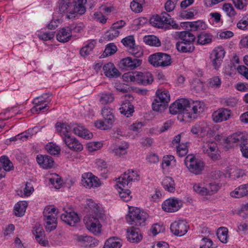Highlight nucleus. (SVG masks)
Instances as JSON below:
<instances>
[{
  "label": "nucleus",
  "mask_w": 248,
  "mask_h": 248,
  "mask_svg": "<svg viewBox=\"0 0 248 248\" xmlns=\"http://www.w3.org/2000/svg\"><path fill=\"white\" fill-rule=\"evenodd\" d=\"M150 21L153 26L158 28H163L165 24H167L171 26L173 29H181V26L177 24L170 16L165 12H162L160 15L153 16Z\"/></svg>",
  "instance_id": "1"
},
{
  "label": "nucleus",
  "mask_w": 248,
  "mask_h": 248,
  "mask_svg": "<svg viewBox=\"0 0 248 248\" xmlns=\"http://www.w3.org/2000/svg\"><path fill=\"white\" fill-rule=\"evenodd\" d=\"M147 217L146 213L141 211L139 208H136L129 211L126 219L130 225L141 226L145 225Z\"/></svg>",
  "instance_id": "2"
},
{
  "label": "nucleus",
  "mask_w": 248,
  "mask_h": 248,
  "mask_svg": "<svg viewBox=\"0 0 248 248\" xmlns=\"http://www.w3.org/2000/svg\"><path fill=\"white\" fill-rule=\"evenodd\" d=\"M185 163L189 171L196 175L201 174L204 168L203 162L196 158L193 155L186 156Z\"/></svg>",
  "instance_id": "3"
},
{
  "label": "nucleus",
  "mask_w": 248,
  "mask_h": 248,
  "mask_svg": "<svg viewBox=\"0 0 248 248\" xmlns=\"http://www.w3.org/2000/svg\"><path fill=\"white\" fill-rule=\"evenodd\" d=\"M99 218L93 215L85 216L83 219L87 229L95 235L101 232L102 225Z\"/></svg>",
  "instance_id": "4"
},
{
  "label": "nucleus",
  "mask_w": 248,
  "mask_h": 248,
  "mask_svg": "<svg viewBox=\"0 0 248 248\" xmlns=\"http://www.w3.org/2000/svg\"><path fill=\"white\" fill-rule=\"evenodd\" d=\"M204 107V103L201 101H195L190 103L188 100V105H187L188 111L184 113L185 117L189 119H196L197 114L202 113L203 111Z\"/></svg>",
  "instance_id": "5"
},
{
  "label": "nucleus",
  "mask_w": 248,
  "mask_h": 248,
  "mask_svg": "<svg viewBox=\"0 0 248 248\" xmlns=\"http://www.w3.org/2000/svg\"><path fill=\"white\" fill-rule=\"evenodd\" d=\"M47 94H43L41 96L34 99V106L32 107L31 111L32 113H38L40 111L45 112L48 109V104L50 102Z\"/></svg>",
  "instance_id": "6"
},
{
  "label": "nucleus",
  "mask_w": 248,
  "mask_h": 248,
  "mask_svg": "<svg viewBox=\"0 0 248 248\" xmlns=\"http://www.w3.org/2000/svg\"><path fill=\"white\" fill-rule=\"evenodd\" d=\"M183 202L178 198H171L165 200L162 204L164 211L168 213H173L178 211L182 206Z\"/></svg>",
  "instance_id": "7"
},
{
  "label": "nucleus",
  "mask_w": 248,
  "mask_h": 248,
  "mask_svg": "<svg viewBox=\"0 0 248 248\" xmlns=\"http://www.w3.org/2000/svg\"><path fill=\"white\" fill-rule=\"evenodd\" d=\"M203 152L212 160H216L219 156V151L216 142L211 140L204 141L202 146Z\"/></svg>",
  "instance_id": "8"
},
{
  "label": "nucleus",
  "mask_w": 248,
  "mask_h": 248,
  "mask_svg": "<svg viewBox=\"0 0 248 248\" xmlns=\"http://www.w3.org/2000/svg\"><path fill=\"white\" fill-rule=\"evenodd\" d=\"M187 105H188V100L185 98L178 99L170 106V112L172 114L180 113L184 114L186 111H188Z\"/></svg>",
  "instance_id": "9"
},
{
  "label": "nucleus",
  "mask_w": 248,
  "mask_h": 248,
  "mask_svg": "<svg viewBox=\"0 0 248 248\" xmlns=\"http://www.w3.org/2000/svg\"><path fill=\"white\" fill-rule=\"evenodd\" d=\"M139 179V175L136 170H128L123 174L119 178L117 183L120 186L126 185L128 187L131 185L132 181H137Z\"/></svg>",
  "instance_id": "10"
},
{
  "label": "nucleus",
  "mask_w": 248,
  "mask_h": 248,
  "mask_svg": "<svg viewBox=\"0 0 248 248\" xmlns=\"http://www.w3.org/2000/svg\"><path fill=\"white\" fill-rule=\"evenodd\" d=\"M81 183L84 187L88 188L98 187L101 185L99 179L90 172L82 175Z\"/></svg>",
  "instance_id": "11"
},
{
  "label": "nucleus",
  "mask_w": 248,
  "mask_h": 248,
  "mask_svg": "<svg viewBox=\"0 0 248 248\" xmlns=\"http://www.w3.org/2000/svg\"><path fill=\"white\" fill-rule=\"evenodd\" d=\"M232 114L231 110L221 108L214 111L212 116L214 122L218 123L228 120L232 117Z\"/></svg>",
  "instance_id": "12"
},
{
  "label": "nucleus",
  "mask_w": 248,
  "mask_h": 248,
  "mask_svg": "<svg viewBox=\"0 0 248 248\" xmlns=\"http://www.w3.org/2000/svg\"><path fill=\"white\" fill-rule=\"evenodd\" d=\"M225 51L222 46L216 47L211 54L212 64L216 69L220 66L224 57Z\"/></svg>",
  "instance_id": "13"
},
{
  "label": "nucleus",
  "mask_w": 248,
  "mask_h": 248,
  "mask_svg": "<svg viewBox=\"0 0 248 248\" xmlns=\"http://www.w3.org/2000/svg\"><path fill=\"white\" fill-rule=\"evenodd\" d=\"M170 229L175 235L181 236L187 232L188 226L186 222L179 220L171 223Z\"/></svg>",
  "instance_id": "14"
},
{
  "label": "nucleus",
  "mask_w": 248,
  "mask_h": 248,
  "mask_svg": "<svg viewBox=\"0 0 248 248\" xmlns=\"http://www.w3.org/2000/svg\"><path fill=\"white\" fill-rule=\"evenodd\" d=\"M141 63V60L127 57L120 61L119 66L121 68L125 70H133L140 66Z\"/></svg>",
  "instance_id": "15"
},
{
  "label": "nucleus",
  "mask_w": 248,
  "mask_h": 248,
  "mask_svg": "<svg viewBox=\"0 0 248 248\" xmlns=\"http://www.w3.org/2000/svg\"><path fill=\"white\" fill-rule=\"evenodd\" d=\"M61 218L63 221L71 226H75L80 220L78 215L71 209L65 210L62 214Z\"/></svg>",
  "instance_id": "16"
},
{
  "label": "nucleus",
  "mask_w": 248,
  "mask_h": 248,
  "mask_svg": "<svg viewBox=\"0 0 248 248\" xmlns=\"http://www.w3.org/2000/svg\"><path fill=\"white\" fill-rule=\"evenodd\" d=\"M247 136V135L242 132L234 133L227 137V143L226 147L229 148L237 145L240 146Z\"/></svg>",
  "instance_id": "17"
},
{
  "label": "nucleus",
  "mask_w": 248,
  "mask_h": 248,
  "mask_svg": "<svg viewBox=\"0 0 248 248\" xmlns=\"http://www.w3.org/2000/svg\"><path fill=\"white\" fill-rule=\"evenodd\" d=\"M63 142L70 150L80 152L83 150V146L81 143L74 137L71 135L63 138Z\"/></svg>",
  "instance_id": "18"
},
{
  "label": "nucleus",
  "mask_w": 248,
  "mask_h": 248,
  "mask_svg": "<svg viewBox=\"0 0 248 248\" xmlns=\"http://www.w3.org/2000/svg\"><path fill=\"white\" fill-rule=\"evenodd\" d=\"M87 2L86 0H75L74 2V8L67 14L68 18L75 17V14L83 15L86 11L85 4Z\"/></svg>",
  "instance_id": "19"
},
{
  "label": "nucleus",
  "mask_w": 248,
  "mask_h": 248,
  "mask_svg": "<svg viewBox=\"0 0 248 248\" xmlns=\"http://www.w3.org/2000/svg\"><path fill=\"white\" fill-rule=\"evenodd\" d=\"M36 161L41 168L46 170L52 168L54 165L53 158L47 155H37Z\"/></svg>",
  "instance_id": "20"
},
{
  "label": "nucleus",
  "mask_w": 248,
  "mask_h": 248,
  "mask_svg": "<svg viewBox=\"0 0 248 248\" xmlns=\"http://www.w3.org/2000/svg\"><path fill=\"white\" fill-rule=\"evenodd\" d=\"M14 166L12 162L5 155L1 156L0 158V179L5 176V171H9L13 170Z\"/></svg>",
  "instance_id": "21"
},
{
  "label": "nucleus",
  "mask_w": 248,
  "mask_h": 248,
  "mask_svg": "<svg viewBox=\"0 0 248 248\" xmlns=\"http://www.w3.org/2000/svg\"><path fill=\"white\" fill-rule=\"evenodd\" d=\"M176 39H179L180 42L193 43L196 39L195 35L188 31H176L173 34Z\"/></svg>",
  "instance_id": "22"
},
{
  "label": "nucleus",
  "mask_w": 248,
  "mask_h": 248,
  "mask_svg": "<svg viewBox=\"0 0 248 248\" xmlns=\"http://www.w3.org/2000/svg\"><path fill=\"white\" fill-rule=\"evenodd\" d=\"M77 240L79 244L84 247H93L98 244V241L92 236L87 235H78Z\"/></svg>",
  "instance_id": "23"
},
{
  "label": "nucleus",
  "mask_w": 248,
  "mask_h": 248,
  "mask_svg": "<svg viewBox=\"0 0 248 248\" xmlns=\"http://www.w3.org/2000/svg\"><path fill=\"white\" fill-rule=\"evenodd\" d=\"M127 238L131 243H138L142 239V236L139 229L131 227L127 229Z\"/></svg>",
  "instance_id": "24"
},
{
  "label": "nucleus",
  "mask_w": 248,
  "mask_h": 248,
  "mask_svg": "<svg viewBox=\"0 0 248 248\" xmlns=\"http://www.w3.org/2000/svg\"><path fill=\"white\" fill-rule=\"evenodd\" d=\"M104 74L108 78H118L120 76V73L112 62L105 64L103 67Z\"/></svg>",
  "instance_id": "25"
},
{
  "label": "nucleus",
  "mask_w": 248,
  "mask_h": 248,
  "mask_svg": "<svg viewBox=\"0 0 248 248\" xmlns=\"http://www.w3.org/2000/svg\"><path fill=\"white\" fill-rule=\"evenodd\" d=\"M87 205L90 210V212L94 214V216H96L101 219H104L105 218V215L102 209L93 201L92 200H89Z\"/></svg>",
  "instance_id": "26"
},
{
  "label": "nucleus",
  "mask_w": 248,
  "mask_h": 248,
  "mask_svg": "<svg viewBox=\"0 0 248 248\" xmlns=\"http://www.w3.org/2000/svg\"><path fill=\"white\" fill-rule=\"evenodd\" d=\"M72 37V31L68 27L63 28L60 30L57 34V39L62 43L68 42Z\"/></svg>",
  "instance_id": "27"
},
{
  "label": "nucleus",
  "mask_w": 248,
  "mask_h": 248,
  "mask_svg": "<svg viewBox=\"0 0 248 248\" xmlns=\"http://www.w3.org/2000/svg\"><path fill=\"white\" fill-rule=\"evenodd\" d=\"M33 233L35 236L37 242L42 246H46L48 242L46 240L44 236V231L40 225H36L33 230Z\"/></svg>",
  "instance_id": "28"
},
{
  "label": "nucleus",
  "mask_w": 248,
  "mask_h": 248,
  "mask_svg": "<svg viewBox=\"0 0 248 248\" xmlns=\"http://www.w3.org/2000/svg\"><path fill=\"white\" fill-rule=\"evenodd\" d=\"M55 127L57 133L62 137V140L64 137H68L70 135L69 133L71 131L72 128L68 124L57 122L55 124Z\"/></svg>",
  "instance_id": "29"
},
{
  "label": "nucleus",
  "mask_w": 248,
  "mask_h": 248,
  "mask_svg": "<svg viewBox=\"0 0 248 248\" xmlns=\"http://www.w3.org/2000/svg\"><path fill=\"white\" fill-rule=\"evenodd\" d=\"M138 84L147 85L151 84L153 82V76L150 72H138Z\"/></svg>",
  "instance_id": "30"
},
{
  "label": "nucleus",
  "mask_w": 248,
  "mask_h": 248,
  "mask_svg": "<svg viewBox=\"0 0 248 248\" xmlns=\"http://www.w3.org/2000/svg\"><path fill=\"white\" fill-rule=\"evenodd\" d=\"M73 131L75 134L85 139H91L93 137L91 132L80 125L75 126L73 128Z\"/></svg>",
  "instance_id": "31"
},
{
  "label": "nucleus",
  "mask_w": 248,
  "mask_h": 248,
  "mask_svg": "<svg viewBox=\"0 0 248 248\" xmlns=\"http://www.w3.org/2000/svg\"><path fill=\"white\" fill-rule=\"evenodd\" d=\"M116 188L119 194L121 199L125 202H127L131 200L132 196L131 195V192L129 189L126 188V185L120 186L119 183L116 186Z\"/></svg>",
  "instance_id": "32"
},
{
  "label": "nucleus",
  "mask_w": 248,
  "mask_h": 248,
  "mask_svg": "<svg viewBox=\"0 0 248 248\" xmlns=\"http://www.w3.org/2000/svg\"><path fill=\"white\" fill-rule=\"evenodd\" d=\"M186 28H190L191 30L196 31L199 30H205L207 28L206 23L202 20H198L193 22H186L183 23Z\"/></svg>",
  "instance_id": "33"
},
{
  "label": "nucleus",
  "mask_w": 248,
  "mask_h": 248,
  "mask_svg": "<svg viewBox=\"0 0 248 248\" xmlns=\"http://www.w3.org/2000/svg\"><path fill=\"white\" fill-rule=\"evenodd\" d=\"M230 195L233 198H240L248 196V184L242 185L236 188L230 193Z\"/></svg>",
  "instance_id": "34"
},
{
  "label": "nucleus",
  "mask_w": 248,
  "mask_h": 248,
  "mask_svg": "<svg viewBox=\"0 0 248 248\" xmlns=\"http://www.w3.org/2000/svg\"><path fill=\"white\" fill-rule=\"evenodd\" d=\"M101 114L103 117V120L106 123L112 126V124L115 121V117L112 109L108 107H105L102 109Z\"/></svg>",
  "instance_id": "35"
},
{
  "label": "nucleus",
  "mask_w": 248,
  "mask_h": 248,
  "mask_svg": "<svg viewBox=\"0 0 248 248\" xmlns=\"http://www.w3.org/2000/svg\"><path fill=\"white\" fill-rule=\"evenodd\" d=\"M121 114L126 116L127 117H130L134 111L133 105L131 104L129 100H124L119 108Z\"/></svg>",
  "instance_id": "36"
},
{
  "label": "nucleus",
  "mask_w": 248,
  "mask_h": 248,
  "mask_svg": "<svg viewBox=\"0 0 248 248\" xmlns=\"http://www.w3.org/2000/svg\"><path fill=\"white\" fill-rule=\"evenodd\" d=\"M162 185L165 190L169 192H174L175 190L174 181L170 177H165L162 180Z\"/></svg>",
  "instance_id": "37"
},
{
  "label": "nucleus",
  "mask_w": 248,
  "mask_h": 248,
  "mask_svg": "<svg viewBox=\"0 0 248 248\" xmlns=\"http://www.w3.org/2000/svg\"><path fill=\"white\" fill-rule=\"evenodd\" d=\"M122 246V240L118 237H113L106 241L104 248H120Z\"/></svg>",
  "instance_id": "38"
},
{
  "label": "nucleus",
  "mask_w": 248,
  "mask_h": 248,
  "mask_svg": "<svg viewBox=\"0 0 248 248\" xmlns=\"http://www.w3.org/2000/svg\"><path fill=\"white\" fill-rule=\"evenodd\" d=\"M176 47L179 51L187 53L193 52L195 46L193 43L178 42L176 44Z\"/></svg>",
  "instance_id": "39"
},
{
  "label": "nucleus",
  "mask_w": 248,
  "mask_h": 248,
  "mask_svg": "<svg viewBox=\"0 0 248 248\" xmlns=\"http://www.w3.org/2000/svg\"><path fill=\"white\" fill-rule=\"evenodd\" d=\"M46 221L45 228L47 232L56 229L57 224V215H52L50 217L44 218Z\"/></svg>",
  "instance_id": "40"
},
{
  "label": "nucleus",
  "mask_w": 248,
  "mask_h": 248,
  "mask_svg": "<svg viewBox=\"0 0 248 248\" xmlns=\"http://www.w3.org/2000/svg\"><path fill=\"white\" fill-rule=\"evenodd\" d=\"M213 36L208 33L202 32L197 36V43L201 45H205L212 41Z\"/></svg>",
  "instance_id": "41"
},
{
  "label": "nucleus",
  "mask_w": 248,
  "mask_h": 248,
  "mask_svg": "<svg viewBox=\"0 0 248 248\" xmlns=\"http://www.w3.org/2000/svg\"><path fill=\"white\" fill-rule=\"evenodd\" d=\"M129 145L126 142H123L121 144L116 146L113 150V153L115 155L121 156L127 154V149Z\"/></svg>",
  "instance_id": "42"
},
{
  "label": "nucleus",
  "mask_w": 248,
  "mask_h": 248,
  "mask_svg": "<svg viewBox=\"0 0 248 248\" xmlns=\"http://www.w3.org/2000/svg\"><path fill=\"white\" fill-rule=\"evenodd\" d=\"M143 41L147 45L158 47L161 46V42L158 38L153 35L145 36L143 38Z\"/></svg>",
  "instance_id": "43"
},
{
  "label": "nucleus",
  "mask_w": 248,
  "mask_h": 248,
  "mask_svg": "<svg viewBox=\"0 0 248 248\" xmlns=\"http://www.w3.org/2000/svg\"><path fill=\"white\" fill-rule=\"evenodd\" d=\"M159 67H166L170 65L171 59L170 55L166 53L158 52Z\"/></svg>",
  "instance_id": "44"
},
{
  "label": "nucleus",
  "mask_w": 248,
  "mask_h": 248,
  "mask_svg": "<svg viewBox=\"0 0 248 248\" xmlns=\"http://www.w3.org/2000/svg\"><path fill=\"white\" fill-rule=\"evenodd\" d=\"M27 203L18 202L14 207V213L16 216L21 217L24 215L27 208Z\"/></svg>",
  "instance_id": "45"
},
{
  "label": "nucleus",
  "mask_w": 248,
  "mask_h": 248,
  "mask_svg": "<svg viewBox=\"0 0 248 248\" xmlns=\"http://www.w3.org/2000/svg\"><path fill=\"white\" fill-rule=\"evenodd\" d=\"M156 94L155 99L168 104L170 100V95L167 90L157 91Z\"/></svg>",
  "instance_id": "46"
},
{
  "label": "nucleus",
  "mask_w": 248,
  "mask_h": 248,
  "mask_svg": "<svg viewBox=\"0 0 248 248\" xmlns=\"http://www.w3.org/2000/svg\"><path fill=\"white\" fill-rule=\"evenodd\" d=\"M145 0H133L130 3L131 9L135 13L141 12Z\"/></svg>",
  "instance_id": "47"
},
{
  "label": "nucleus",
  "mask_w": 248,
  "mask_h": 248,
  "mask_svg": "<svg viewBox=\"0 0 248 248\" xmlns=\"http://www.w3.org/2000/svg\"><path fill=\"white\" fill-rule=\"evenodd\" d=\"M98 96L100 97V103L103 105L112 103L114 100V96L111 93H100Z\"/></svg>",
  "instance_id": "48"
},
{
  "label": "nucleus",
  "mask_w": 248,
  "mask_h": 248,
  "mask_svg": "<svg viewBox=\"0 0 248 248\" xmlns=\"http://www.w3.org/2000/svg\"><path fill=\"white\" fill-rule=\"evenodd\" d=\"M138 72H128L124 73L123 76L124 81L127 82H133L138 84Z\"/></svg>",
  "instance_id": "49"
},
{
  "label": "nucleus",
  "mask_w": 248,
  "mask_h": 248,
  "mask_svg": "<svg viewBox=\"0 0 248 248\" xmlns=\"http://www.w3.org/2000/svg\"><path fill=\"white\" fill-rule=\"evenodd\" d=\"M228 230L225 227L219 228L217 232V234L219 240L223 243H226L228 242Z\"/></svg>",
  "instance_id": "50"
},
{
  "label": "nucleus",
  "mask_w": 248,
  "mask_h": 248,
  "mask_svg": "<svg viewBox=\"0 0 248 248\" xmlns=\"http://www.w3.org/2000/svg\"><path fill=\"white\" fill-rule=\"evenodd\" d=\"M128 51L130 54L137 58L136 59L141 57L143 54L142 48L140 46L136 45L129 48Z\"/></svg>",
  "instance_id": "51"
},
{
  "label": "nucleus",
  "mask_w": 248,
  "mask_h": 248,
  "mask_svg": "<svg viewBox=\"0 0 248 248\" xmlns=\"http://www.w3.org/2000/svg\"><path fill=\"white\" fill-rule=\"evenodd\" d=\"M193 190L198 194L201 196H207L208 195V190L207 188L202 186L200 183H196L193 185Z\"/></svg>",
  "instance_id": "52"
},
{
  "label": "nucleus",
  "mask_w": 248,
  "mask_h": 248,
  "mask_svg": "<svg viewBox=\"0 0 248 248\" xmlns=\"http://www.w3.org/2000/svg\"><path fill=\"white\" fill-rule=\"evenodd\" d=\"M46 149L47 152L52 155H57L60 153L61 149L55 143L50 142L46 145Z\"/></svg>",
  "instance_id": "53"
},
{
  "label": "nucleus",
  "mask_w": 248,
  "mask_h": 248,
  "mask_svg": "<svg viewBox=\"0 0 248 248\" xmlns=\"http://www.w3.org/2000/svg\"><path fill=\"white\" fill-rule=\"evenodd\" d=\"M49 182L56 189L60 188L62 184V180L57 174H55L51 178H50Z\"/></svg>",
  "instance_id": "54"
},
{
  "label": "nucleus",
  "mask_w": 248,
  "mask_h": 248,
  "mask_svg": "<svg viewBox=\"0 0 248 248\" xmlns=\"http://www.w3.org/2000/svg\"><path fill=\"white\" fill-rule=\"evenodd\" d=\"M168 106V104L161 102L157 99H155L152 103V108L153 110L156 111H160L164 110Z\"/></svg>",
  "instance_id": "55"
},
{
  "label": "nucleus",
  "mask_w": 248,
  "mask_h": 248,
  "mask_svg": "<svg viewBox=\"0 0 248 248\" xmlns=\"http://www.w3.org/2000/svg\"><path fill=\"white\" fill-rule=\"evenodd\" d=\"M33 190L34 189L32 184L31 183L27 182L25 187L23 188V193L22 190H20V193L18 192V195H20L21 197H28L32 194Z\"/></svg>",
  "instance_id": "56"
},
{
  "label": "nucleus",
  "mask_w": 248,
  "mask_h": 248,
  "mask_svg": "<svg viewBox=\"0 0 248 248\" xmlns=\"http://www.w3.org/2000/svg\"><path fill=\"white\" fill-rule=\"evenodd\" d=\"M119 31L113 29L112 27L104 34V39L108 41L113 40L119 35Z\"/></svg>",
  "instance_id": "57"
},
{
  "label": "nucleus",
  "mask_w": 248,
  "mask_h": 248,
  "mask_svg": "<svg viewBox=\"0 0 248 248\" xmlns=\"http://www.w3.org/2000/svg\"><path fill=\"white\" fill-rule=\"evenodd\" d=\"M117 50L116 46L113 43H110L107 45L103 55L105 57L110 56L114 54Z\"/></svg>",
  "instance_id": "58"
},
{
  "label": "nucleus",
  "mask_w": 248,
  "mask_h": 248,
  "mask_svg": "<svg viewBox=\"0 0 248 248\" xmlns=\"http://www.w3.org/2000/svg\"><path fill=\"white\" fill-rule=\"evenodd\" d=\"M230 177L232 179H238L245 175L244 171L240 169H231L229 172Z\"/></svg>",
  "instance_id": "59"
},
{
  "label": "nucleus",
  "mask_w": 248,
  "mask_h": 248,
  "mask_svg": "<svg viewBox=\"0 0 248 248\" xmlns=\"http://www.w3.org/2000/svg\"><path fill=\"white\" fill-rule=\"evenodd\" d=\"M121 42L126 47L130 48L135 45V41L133 35H129L123 38Z\"/></svg>",
  "instance_id": "60"
},
{
  "label": "nucleus",
  "mask_w": 248,
  "mask_h": 248,
  "mask_svg": "<svg viewBox=\"0 0 248 248\" xmlns=\"http://www.w3.org/2000/svg\"><path fill=\"white\" fill-rule=\"evenodd\" d=\"M38 38L44 41L51 40L54 37V32L53 31H46L41 32L37 34Z\"/></svg>",
  "instance_id": "61"
},
{
  "label": "nucleus",
  "mask_w": 248,
  "mask_h": 248,
  "mask_svg": "<svg viewBox=\"0 0 248 248\" xmlns=\"http://www.w3.org/2000/svg\"><path fill=\"white\" fill-rule=\"evenodd\" d=\"M44 218L50 217L52 215H57V209L52 206L46 207L44 210Z\"/></svg>",
  "instance_id": "62"
},
{
  "label": "nucleus",
  "mask_w": 248,
  "mask_h": 248,
  "mask_svg": "<svg viewBox=\"0 0 248 248\" xmlns=\"http://www.w3.org/2000/svg\"><path fill=\"white\" fill-rule=\"evenodd\" d=\"M175 162L174 157L171 155H167L163 157L162 162V167L164 169L171 165L172 162Z\"/></svg>",
  "instance_id": "63"
},
{
  "label": "nucleus",
  "mask_w": 248,
  "mask_h": 248,
  "mask_svg": "<svg viewBox=\"0 0 248 248\" xmlns=\"http://www.w3.org/2000/svg\"><path fill=\"white\" fill-rule=\"evenodd\" d=\"M240 147L243 155L246 158H248V136L242 142Z\"/></svg>",
  "instance_id": "64"
}]
</instances>
